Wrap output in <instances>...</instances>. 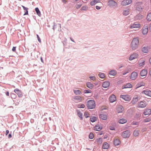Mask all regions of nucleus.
<instances>
[{"mask_svg": "<svg viewBox=\"0 0 151 151\" xmlns=\"http://www.w3.org/2000/svg\"><path fill=\"white\" fill-rule=\"evenodd\" d=\"M98 2V0H93L90 2V4L91 6H93Z\"/></svg>", "mask_w": 151, "mask_h": 151, "instance_id": "36", "label": "nucleus"}, {"mask_svg": "<svg viewBox=\"0 0 151 151\" xmlns=\"http://www.w3.org/2000/svg\"><path fill=\"white\" fill-rule=\"evenodd\" d=\"M130 133L129 131L126 130L123 132L122 134V137L124 138H127L129 137Z\"/></svg>", "mask_w": 151, "mask_h": 151, "instance_id": "7", "label": "nucleus"}, {"mask_svg": "<svg viewBox=\"0 0 151 151\" xmlns=\"http://www.w3.org/2000/svg\"><path fill=\"white\" fill-rule=\"evenodd\" d=\"M91 90H86V93H91Z\"/></svg>", "mask_w": 151, "mask_h": 151, "instance_id": "52", "label": "nucleus"}, {"mask_svg": "<svg viewBox=\"0 0 151 151\" xmlns=\"http://www.w3.org/2000/svg\"><path fill=\"white\" fill-rule=\"evenodd\" d=\"M147 19L149 21H151V13L148 14L147 15Z\"/></svg>", "mask_w": 151, "mask_h": 151, "instance_id": "39", "label": "nucleus"}, {"mask_svg": "<svg viewBox=\"0 0 151 151\" xmlns=\"http://www.w3.org/2000/svg\"><path fill=\"white\" fill-rule=\"evenodd\" d=\"M138 97L134 98L131 101V103L133 104H134L136 103L138 101Z\"/></svg>", "mask_w": 151, "mask_h": 151, "instance_id": "27", "label": "nucleus"}, {"mask_svg": "<svg viewBox=\"0 0 151 151\" xmlns=\"http://www.w3.org/2000/svg\"><path fill=\"white\" fill-rule=\"evenodd\" d=\"M102 139L101 138L97 139L96 140V143L99 145H101L102 143Z\"/></svg>", "mask_w": 151, "mask_h": 151, "instance_id": "35", "label": "nucleus"}, {"mask_svg": "<svg viewBox=\"0 0 151 151\" xmlns=\"http://www.w3.org/2000/svg\"><path fill=\"white\" fill-rule=\"evenodd\" d=\"M9 131L8 130H6V131L5 134L6 135H7L9 133Z\"/></svg>", "mask_w": 151, "mask_h": 151, "instance_id": "59", "label": "nucleus"}, {"mask_svg": "<svg viewBox=\"0 0 151 151\" xmlns=\"http://www.w3.org/2000/svg\"><path fill=\"white\" fill-rule=\"evenodd\" d=\"M120 143V141L118 138L116 137L114 138V144L115 145H118Z\"/></svg>", "mask_w": 151, "mask_h": 151, "instance_id": "21", "label": "nucleus"}, {"mask_svg": "<svg viewBox=\"0 0 151 151\" xmlns=\"http://www.w3.org/2000/svg\"><path fill=\"white\" fill-rule=\"evenodd\" d=\"M139 56L138 55L137 53H134L131 55L129 58V60H132L134 59H136L138 58Z\"/></svg>", "mask_w": 151, "mask_h": 151, "instance_id": "10", "label": "nucleus"}, {"mask_svg": "<svg viewBox=\"0 0 151 151\" xmlns=\"http://www.w3.org/2000/svg\"><path fill=\"white\" fill-rule=\"evenodd\" d=\"M89 117H90V115L88 114H87V113L86 112V118H87Z\"/></svg>", "mask_w": 151, "mask_h": 151, "instance_id": "56", "label": "nucleus"}, {"mask_svg": "<svg viewBox=\"0 0 151 151\" xmlns=\"http://www.w3.org/2000/svg\"><path fill=\"white\" fill-rule=\"evenodd\" d=\"M94 137V135L93 133H90L89 135V139H92Z\"/></svg>", "mask_w": 151, "mask_h": 151, "instance_id": "46", "label": "nucleus"}, {"mask_svg": "<svg viewBox=\"0 0 151 151\" xmlns=\"http://www.w3.org/2000/svg\"><path fill=\"white\" fill-rule=\"evenodd\" d=\"M110 85V83L108 81L104 82L102 84V86L105 88L108 87Z\"/></svg>", "mask_w": 151, "mask_h": 151, "instance_id": "25", "label": "nucleus"}, {"mask_svg": "<svg viewBox=\"0 0 151 151\" xmlns=\"http://www.w3.org/2000/svg\"><path fill=\"white\" fill-rule=\"evenodd\" d=\"M97 119V117L94 116H92L91 117L90 120V121L92 122H94L96 121Z\"/></svg>", "mask_w": 151, "mask_h": 151, "instance_id": "34", "label": "nucleus"}, {"mask_svg": "<svg viewBox=\"0 0 151 151\" xmlns=\"http://www.w3.org/2000/svg\"><path fill=\"white\" fill-rule=\"evenodd\" d=\"M14 92L17 94L19 97H22L23 96V94L22 92L19 89L17 88L14 89Z\"/></svg>", "mask_w": 151, "mask_h": 151, "instance_id": "13", "label": "nucleus"}, {"mask_svg": "<svg viewBox=\"0 0 151 151\" xmlns=\"http://www.w3.org/2000/svg\"><path fill=\"white\" fill-rule=\"evenodd\" d=\"M12 137V135L11 133H10L9 135L8 136V137L9 138H10Z\"/></svg>", "mask_w": 151, "mask_h": 151, "instance_id": "57", "label": "nucleus"}, {"mask_svg": "<svg viewBox=\"0 0 151 151\" xmlns=\"http://www.w3.org/2000/svg\"><path fill=\"white\" fill-rule=\"evenodd\" d=\"M110 145L106 142H104L102 146V148L103 149H108L109 148Z\"/></svg>", "mask_w": 151, "mask_h": 151, "instance_id": "23", "label": "nucleus"}, {"mask_svg": "<svg viewBox=\"0 0 151 151\" xmlns=\"http://www.w3.org/2000/svg\"><path fill=\"white\" fill-rule=\"evenodd\" d=\"M116 96L114 94L111 95L109 98V100L111 103H113L116 101Z\"/></svg>", "mask_w": 151, "mask_h": 151, "instance_id": "16", "label": "nucleus"}, {"mask_svg": "<svg viewBox=\"0 0 151 151\" xmlns=\"http://www.w3.org/2000/svg\"><path fill=\"white\" fill-rule=\"evenodd\" d=\"M124 110V108L122 106H119L116 109V112L118 113L122 112Z\"/></svg>", "mask_w": 151, "mask_h": 151, "instance_id": "24", "label": "nucleus"}, {"mask_svg": "<svg viewBox=\"0 0 151 151\" xmlns=\"http://www.w3.org/2000/svg\"><path fill=\"white\" fill-rule=\"evenodd\" d=\"M137 17L138 19H140L143 18V16L142 15L140 14H138L137 16Z\"/></svg>", "mask_w": 151, "mask_h": 151, "instance_id": "44", "label": "nucleus"}, {"mask_svg": "<svg viewBox=\"0 0 151 151\" xmlns=\"http://www.w3.org/2000/svg\"><path fill=\"white\" fill-rule=\"evenodd\" d=\"M108 4L110 7H114L117 6V3L113 0H110L108 2Z\"/></svg>", "mask_w": 151, "mask_h": 151, "instance_id": "8", "label": "nucleus"}, {"mask_svg": "<svg viewBox=\"0 0 151 151\" xmlns=\"http://www.w3.org/2000/svg\"><path fill=\"white\" fill-rule=\"evenodd\" d=\"M151 119L150 117L147 118L145 119L144 120V122H147L150 121Z\"/></svg>", "mask_w": 151, "mask_h": 151, "instance_id": "45", "label": "nucleus"}, {"mask_svg": "<svg viewBox=\"0 0 151 151\" xmlns=\"http://www.w3.org/2000/svg\"><path fill=\"white\" fill-rule=\"evenodd\" d=\"M142 52L145 53H147L148 52V47H144L142 48Z\"/></svg>", "mask_w": 151, "mask_h": 151, "instance_id": "32", "label": "nucleus"}, {"mask_svg": "<svg viewBox=\"0 0 151 151\" xmlns=\"http://www.w3.org/2000/svg\"><path fill=\"white\" fill-rule=\"evenodd\" d=\"M145 64V60L143 58L140 59L138 61L137 65L139 67L143 66Z\"/></svg>", "mask_w": 151, "mask_h": 151, "instance_id": "6", "label": "nucleus"}, {"mask_svg": "<svg viewBox=\"0 0 151 151\" xmlns=\"http://www.w3.org/2000/svg\"><path fill=\"white\" fill-rule=\"evenodd\" d=\"M149 62L150 64L151 65V57L150 58L149 60Z\"/></svg>", "mask_w": 151, "mask_h": 151, "instance_id": "64", "label": "nucleus"}, {"mask_svg": "<svg viewBox=\"0 0 151 151\" xmlns=\"http://www.w3.org/2000/svg\"><path fill=\"white\" fill-rule=\"evenodd\" d=\"M132 0H124L121 2V4L123 6H126L131 4Z\"/></svg>", "mask_w": 151, "mask_h": 151, "instance_id": "11", "label": "nucleus"}, {"mask_svg": "<svg viewBox=\"0 0 151 151\" xmlns=\"http://www.w3.org/2000/svg\"><path fill=\"white\" fill-rule=\"evenodd\" d=\"M87 86L91 89H92L93 87V85L90 82H88L87 83Z\"/></svg>", "mask_w": 151, "mask_h": 151, "instance_id": "31", "label": "nucleus"}, {"mask_svg": "<svg viewBox=\"0 0 151 151\" xmlns=\"http://www.w3.org/2000/svg\"><path fill=\"white\" fill-rule=\"evenodd\" d=\"M120 98L127 101H129L131 99L130 97L128 95H121Z\"/></svg>", "mask_w": 151, "mask_h": 151, "instance_id": "5", "label": "nucleus"}, {"mask_svg": "<svg viewBox=\"0 0 151 151\" xmlns=\"http://www.w3.org/2000/svg\"><path fill=\"white\" fill-rule=\"evenodd\" d=\"M36 35H37V40H38V41L40 43L41 42V41L40 39L39 36L37 34Z\"/></svg>", "mask_w": 151, "mask_h": 151, "instance_id": "49", "label": "nucleus"}, {"mask_svg": "<svg viewBox=\"0 0 151 151\" xmlns=\"http://www.w3.org/2000/svg\"><path fill=\"white\" fill-rule=\"evenodd\" d=\"M145 85V83L141 81L138 83L135 86V89H136L142 86H144Z\"/></svg>", "mask_w": 151, "mask_h": 151, "instance_id": "20", "label": "nucleus"}, {"mask_svg": "<svg viewBox=\"0 0 151 151\" xmlns=\"http://www.w3.org/2000/svg\"><path fill=\"white\" fill-rule=\"evenodd\" d=\"M22 6L23 7L24 10L25 11L28 10V8L25 7L24 6L22 5Z\"/></svg>", "mask_w": 151, "mask_h": 151, "instance_id": "50", "label": "nucleus"}, {"mask_svg": "<svg viewBox=\"0 0 151 151\" xmlns=\"http://www.w3.org/2000/svg\"><path fill=\"white\" fill-rule=\"evenodd\" d=\"M116 74V71L114 70H111L109 72V74L111 75L115 76Z\"/></svg>", "mask_w": 151, "mask_h": 151, "instance_id": "38", "label": "nucleus"}, {"mask_svg": "<svg viewBox=\"0 0 151 151\" xmlns=\"http://www.w3.org/2000/svg\"><path fill=\"white\" fill-rule=\"evenodd\" d=\"M129 9H125L123 11V14L124 15L127 16L129 13Z\"/></svg>", "mask_w": 151, "mask_h": 151, "instance_id": "33", "label": "nucleus"}, {"mask_svg": "<svg viewBox=\"0 0 151 151\" xmlns=\"http://www.w3.org/2000/svg\"><path fill=\"white\" fill-rule=\"evenodd\" d=\"M127 122V120L125 119L122 118L120 119L119 120V123L120 124H123L126 123Z\"/></svg>", "mask_w": 151, "mask_h": 151, "instance_id": "28", "label": "nucleus"}, {"mask_svg": "<svg viewBox=\"0 0 151 151\" xmlns=\"http://www.w3.org/2000/svg\"><path fill=\"white\" fill-rule=\"evenodd\" d=\"M138 124V123L137 122H133L132 123V125H137Z\"/></svg>", "mask_w": 151, "mask_h": 151, "instance_id": "54", "label": "nucleus"}, {"mask_svg": "<svg viewBox=\"0 0 151 151\" xmlns=\"http://www.w3.org/2000/svg\"><path fill=\"white\" fill-rule=\"evenodd\" d=\"M99 117L102 120H106L107 119L108 116L106 114H102L99 115Z\"/></svg>", "mask_w": 151, "mask_h": 151, "instance_id": "18", "label": "nucleus"}, {"mask_svg": "<svg viewBox=\"0 0 151 151\" xmlns=\"http://www.w3.org/2000/svg\"><path fill=\"white\" fill-rule=\"evenodd\" d=\"M96 8L97 9L99 10V9H101V7H100L97 6H96Z\"/></svg>", "mask_w": 151, "mask_h": 151, "instance_id": "60", "label": "nucleus"}, {"mask_svg": "<svg viewBox=\"0 0 151 151\" xmlns=\"http://www.w3.org/2000/svg\"><path fill=\"white\" fill-rule=\"evenodd\" d=\"M70 39L71 40V41L72 42H75L74 41V40L71 37H70Z\"/></svg>", "mask_w": 151, "mask_h": 151, "instance_id": "63", "label": "nucleus"}, {"mask_svg": "<svg viewBox=\"0 0 151 151\" xmlns=\"http://www.w3.org/2000/svg\"><path fill=\"white\" fill-rule=\"evenodd\" d=\"M28 11L27 10V11H25V13H24V15H28Z\"/></svg>", "mask_w": 151, "mask_h": 151, "instance_id": "55", "label": "nucleus"}, {"mask_svg": "<svg viewBox=\"0 0 151 151\" xmlns=\"http://www.w3.org/2000/svg\"><path fill=\"white\" fill-rule=\"evenodd\" d=\"M5 94L7 96H9V93L8 91H7L5 92Z\"/></svg>", "mask_w": 151, "mask_h": 151, "instance_id": "58", "label": "nucleus"}, {"mask_svg": "<svg viewBox=\"0 0 151 151\" xmlns=\"http://www.w3.org/2000/svg\"><path fill=\"white\" fill-rule=\"evenodd\" d=\"M139 44V39L138 37L133 39L131 44V47L133 50H135L138 47Z\"/></svg>", "mask_w": 151, "mask_h": 151, "instance_id": "1", "label": "nucleus"}, {"mask_svg": "<svg viewBox=\"0 0 151 151\" xmlns=\"http://www.w3.org/2000/svg\"><path fill=\"white\" fill-rule=\"evenodd\" d=\"M10 96L11 98L15 99L16 98L17 95L16 94L14 93H10Z\"/></svg>", "mask_w": 151, "mask_h": 151, "instance_id": "40", "label": "nucleus"}, {"mask_svg": "<svg viewBox=\"0 0 151 151\" xmlns=\"http://www.w3.org/2000/svg\"><path fill=\"white\" fill-rule=\"evenodd\" d=\"M142 3V2H137L135 5L136 9L138 11H141L143 9Z\"/></svg>", "mask_w": 151, "mask_h": 151, "instance_id": "4", "label": "nucleus"}, {"mask_svg": "<svg viewBox=\"0 0 151 151\" xmlns=\"http://www.w3.org/2000/svg\"><path fill=\"white\" fill-rule=\"evenodd\" d=\"M98 76L100 78H104L105 77L104 74L103 73H99L98 74Z\"/></svg>", "mask_w": 151, "mask_h": 151, "instance_id": "41", "label": "nucleus"}, {"mask_svg": "<svg viewBox=\"0 0 151 151\" xmlns=\"http://www.w3.org/2000/svg\"><path fill=\"white\" fill-rule=\"evenodd\" d=\"M81 4H77L76 6V7L77 9H78L81 6Z\"/></svg>", "mask_w": 151, "mask_h": 151, "instance_id": "51", "label": "nucleus"}, {"mask_svg": "<svg viewBox=\"0 0 151 151\" xmlns=\"http://www.w3.org/2000/svg\"><path fill=\"white\" fill-rule=\"evenodd\" d=\"M142 93V94H145L147 96H151V91L149 90H144Z\"/></svg>", "mask_w": 151, "mask_h": 151, "instance_id": "17", "label": "nucleus"}, {"mask_svg": "<svg viewBox=\"0 0 151 151\" xmlns=\"http://www.w3.org/2000/svg\"><path fill=\"white\" fill-rule=\"evenodd\" d=\"M148 31V27L147 26L144 25L142 28V33L143 35L147 34Z\"/></svg>", "mask_w": 151, "mask_h": 151, "instance_id": "14", "label": "nucleus"}, {"mask_svg": "<svg viewBox=\"0 0 151 151\" xmlns=\"http://www.w3.org/2000/svg\"><path fill=\"white\" fill-rule=\"evenodd\" d=\"M77 114L81 120L83 119V114L79 110H77Z\"/></svg>", "mask_w": 151, "mask_h": 151, "instance_id": "29", "label": "nucleus"}, {"mask_svg": "<svg viewBox=\"0 0 151 151\" xmlns=\"http://www.w3.org/2000/svg\"><path fill=\"white\" fill-rule=\"evenodd\" d=\"M35 11L36 12L37 14V15L39 17H41V12L40 11L38 8L36 7L35 9Z\"/></svg>", "mask_w": 151, "mask_h": 151, "instance_id": "30", "label": "nucleus"}, {"mask_svg": "<svg viewBox=\"0 0 151 151\" xmlns=\"http://www.w3.org/2000/svg\"><path fill=\"white\" fill-rule=\"evenodd\" d=\"M85 107V105L83 104L81 105H79L78 106V107L79 108H84Z\"/></svg>", "mask_w": 151, "mask_h": 151, "instance_id": "47", "label": "nucleus"}, {"mask_svg": "<svg viewBox=\"0 0 151 151\" xmlns=\"http://www.w3.org/2000/svg\"><path fill=\"white\" fill-rule=\"evenodd\" d=\"M151 113V110L150 109H145L143 113L145 115H149Z\"/></svg>", "mask_w": 151, "mask_h": 151, "instance_id": "22", "label": "nucleus"}, {"mask_svg": "<svg viewBox=\"0 0 151 151\" xmlns=\"http://www.w3.org/2000/svg\"><path fill=\"white\" fill-rule=\"evenodd\" d=\"M147 73V71L146 69H144L142 70L140 73V75L142 77H145L146 76Z\"/></svg>", "mask_w": 151, "mask_h": 151, "instance_id": "12", "label": "nucleus"}, {"mask_svg": "<svg viewBox=\"0 0 151 151\" xmlns=\"http://www.w3.org/2000/svg\"><path fill=\"white\" fill-rule=\"evenodd\" d=\"M16 47H13L12 50V51L14 52H15L16 51Z\"/></svg>", "mask_w": 151, "mask_h": 151, "instance_id": "53", "label": "nucleus"}, {"mask_svg": "<svg viewBox=\"0 0 151 151\" xmlns=\"http://www.w3.org/2000/svg\"><path fill=\"white\" fill-rule=\"evenodd\" d=\"M141 24L138 22H135L134 23L131 24L129 27L130 29H135V30H137L141 27Z\"/></svg>", "mask_w": 151, "mask_h": 151, "instance_id": "2", "label": "nucleus"}, {"mask_svg": "<svg viewBox=\"0 0 151 151\" xmlns=\"http://www.w3.org/2000/svg\"><path fill=\"white\" fill-rule=\"evenodd\" d=\"M138 74L137 72L134 71L132 72L130 76V79L132 80H135L137 78Z\"/></svg>", "mask_w": 151, "mask_h": 151, "instance_id": "9", "label": "nucleus"}, {"mask_svg": "<svg viewBox=\"0 0 151 151\" xmlns=\"http://www.w3.org/2000/svg\"><path fill=\"white\" fill-rule=\"evenodd\" d=\"M30 122L32 123H34V120L33 119H30Z\"/></svg>", "mask_w": 151, "mask_h": 151, "instance_id": "61", "label": "nucleus"}, {"mask_svg": "<svg viewBox=\"0 0 151 151\" xmlns=\"http://www.w3.org/2000/svg\"><path fill=\"white\" fill-rule=\"evenodd\" d=\"M132 85L130 83H127L124 85L122 86V89H123L127 88H132Z\"/></svg>", "mask_w": 151, "mask_h": 151, "instance_id": "19", "label": "nucleus"}, {"mask_svg": "<svg viewBox=\"0 0 151 151\" xmlns=\"http://www.w3.org/2000/svg\"><path fill=\"white\" fill-rule=\"evenodd\" d=\"M74 93L76 95L80 94L81 92L80 90H73Z\"/></svg>", "mask_w": 151, "mask_h": 151, "instance_id": "43", "label": "nucleus"}, {"mask_svg": "<svg viewBox=\"0 0 151 151\" xmlns=\"http://www.w3.org/2000/svg\"><path fill=\"white\" fill-rule=\"evenodd\" d=\"M74 99L77 101H81V97L80 96H76L74 97Z\"/></svg>", "mask_w": 151, "mask_h": 151, "instance_id": "42", "label": "nucleus"}, {"mask_svg": "<svg viewBox=\"0 0 151 151\" xmlns=\"http://www.w3.org/2000/svg\"><path fill=\"white\" fill-rule=\"evenodd\" d=\"M87 106L88 109H92L95 108V104L94 100H90L88 101Z\"/></svg>", "mask_w": 151, "mask_h": 151, "instance_id": "3", "label": "nucleus"}, {"mask_svg": "<svg viewBox=\"0 0 151 151\" xmlns=\"http://www.w3.org/2000/svg\"><path fill=\"white\" fill-rule=\"evenodd\" d=\"M146 106L147 104L145 101H141L138 104V107L144 108L146 107Z\"/></svg>", "mask_w": 151, "mask_h": 151, "instance_id": "15", "label": "nucleus"}, {"mask_svg": "<svg viewBox=\"0 0 151 151\" xmlns=\"http://www.w3.org/2000/svg\"><path fill=\"white\" fill-rule=\"evenodd\" d=\"M102 128V127L101 125H97L94 127V129L96 131H100Z\"/></svg>", "mask_w": 151, "mask_h": 151, "instance_id": "26", "label": "nucleus"}, {"mask_svg": "<svg viewBox=\"0 0 151 151\" xmlns=\"http://www.w3.org/2000/svg\"><path fill=\"white\" fill-rule=\"evenodd\" d=\"M81 10H85V6H83L81 8Z\"/></svg>", "mask_w": 151, "mask_h": 151, "instance_id": "62", "label": "nucleus"}, {"mask_svg": "<svg viewBox=\"0 0 151 151\" xmlns=\"http://www.w3.org/2000/svg\"><path fill=\"white\" fill-rule=\"evenodd\" d=\"M89 78L92 80L94 81L95 80L96 78L95 76H90Z\"/></svg>", "mask_w": 151, "mask_h": 151, "instance_id": "48", "label": "nucleus"}, {"mask_svg": "<svg viewBox=\"0 0 151 151\" xmlns=\"http://www.w3.org/2000/svg\"><path fill=\"white\" fill-rule=\"evenodd\" d=\"M139 130H135L134 131L133 134L134 136H137L139 135Z\"/></svg>", "mask_w": 151, "mask_h": 151, "instance_id": "37", "label": "nucleus"}]
</instances>
